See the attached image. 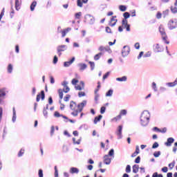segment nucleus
I'll list each match as a JSON object with an SVG mask.
<instances>
[{"label": "nucleus", "instance_id": "obj_1", "mask_svg": "<svg viewBox=\"0 0 177 177\" xmlns=\"http://www.w3.org/2000/svg\"><path fill=\"white\" fill-rule=\"evenodd\" d=\"M84 107H85V103L82 102L77 105V103L71 101L70 104V108L73 111L71 113V115H73V117H77L78 113H81V111L84 110Z\"/></svg>", "mask_w": 177, "mask_h": 177}, {"label": "nucleus", "instance_id": "obj_2", "mask_svg": "<svg viewBox=\"0 0 177 177\" xmlns=\"http://www.w3.org/2000/svg\"><path fill=\"white\" fill-rule=\"evenodd\" d=\"M76 78L72 80V85H75V89L76 91H84V89H85V83L84 81H80V77H78V75H76ZM78 82H80V84H77Z\"/></svg>", "mask_w": 177, "mask_h": 177}, {"label": "nucleus", "instance_id": "obj_3", "mask_svg": "<svg viewBox=\"0 0 177 177\" xmlns=\"http://www.w3.org/2000/svg\"><path fill=\"white\" fill-rule=\"evenodd\" d=\"M150 122V113L147 111H144L140 116V122L142 127H146Z\"/></svg>", "mask_w": 177, "mask_h": 177}, {"label": "nucleus", "instance_id": "obj_4", "mask_svg": "<svg viewBox=\"0 0 177 177\" xmlns=\"http://www.w3.org/2000/svg\"><path fill=\"white\" fill-rule=\"evenodd\" d=\"M159 31L162 35V39H163V41L165 42V44H169V41H168V36H167V33L165 32V29H164V27H162V26H160L159 27Z\"/></svg>", "mask_w": 177, "mask_h": 177}, {"label": "nucleus", "instance_id": "obj_5", "mask_svg": "<svg viewBox=\"0 0 177 177\" xmlns=\"http://www.w3.org/2000/svg\"><path fill=\"white\" fill-rule=\"evenodd\" d=\"M167 27L169 30H175V28H177V20L170 19L167 24Z\"/></svg>", "mask_w": 177, "mask_h": 177}, {"label": "nucleus", "instance_id": "obj_6", "mask_svg": "<svg viewBox=\"0 0 177 177\" xmlns=\"http://www.w3.org/2000/svg\"><path fill=\"white\" fill-rule=\"evenodd\" d=\"M127 110L125 109H122L120 111V114L116 116L115 118H114L113 119V121H115V122H117V121H120V120L121 119V118L122 117V115H127Z\"/></svg>", "mask_w": 177, "mask_h": 177}, {"label": "nucleus", "instance_id": "obj_7", "mask_svg": "<svg viewBox=\"0 0 177 177\" xmlns=\"http://www.w3.org/2000/svg\"><path fill=\"white\" fill-rule=\"evenodd\" d=\"M129 52H131V48L129 46H124L122 50V56H123V57H126V56L129 55Z\"/></svg>", "mask_w": 177, "mask_h": 177}, {"label": "nucleus", "instance_id": "obj_8", "mask_svg": "<svg viewBox=\"0 0 177 177\" xmlns=\"http://www.w3.org/2000/svg\"><path fill=\"white\" fill-rule=\"evenodd\" d=\"M67 49V46L66 45L59 46L57 48L58 56H62V52H64Z\"/></svg>", "mask_w": 177, "mask_h": 177}, {"label": "nucleus", "instance_id": "obj_9", "mask_svg": "<svg viewBox=\"0 0 177 177\" xmlns=\"http://www.w3.org/2000/svg\"><path fill=\"white\" fill-rule=\"evenodd\" d=\"M85 21L88 23L89 24H93L95 21V18L92 15H86L85 16Z\"/></svg>", "mask_w": 177, "mask_h": 177}, {"label": "nucleus", "instance_id": "obj_10", "mask_svg": "<svg viewBox=\"0 0 177 177\" xmlns=\"http://www.w3.org/2000/svg\"><path fill=\"white\" fill-rule=\"evenodd\" d=\"M5 96H6V92L5 91V88L0 89V104L3 103V99H5Z\"/></svg>", "mask_w": 177, "mask_h": 177}, {"label": "nucleus", "instance_id": "obj_11", "mask_svg": "<svg viewBox=\"0 0 177 177\" xmlns=\"http://www.w3.org/2000/svg\"><path fill=\"white\" fill-rule=\"evenodd\" d=\"M45 100V91H41L40 94H38L36 97V102H39V100Z\"/></svg>", "mask_w": 177, "mask_h": 177}, {"label": "nucleus", "instance_id": "obj_12", "mask_svg": "<svg viewBox=\"0 0 177 177\" xmlns=\"http://www.w3.org/2000/svg\"><path fill=\"white\" fill-rule=\"evenodd\" d=\"M122 26H124V28H126L127 31H131V26L128 24V20L123 19L122 21Z\"/></svg>", "mask_w": 177, "mask_h": 177}, {"label": "nucleus", "instance_id": "obj_13", "mask_svg": "<svg viewBox=\"0 0 177 177\" xmlns=\"http://www.w3.org/2000/svg\"><path fill=\"white\" fill-rule=\"evenodd\" d=\"M153 50L157 53L163 52L164 48L160 44H156L153 46Z\"/></svg>", "mask_w": 177, "mask_h": 177}, {"label": "nucleus", "instance_id": "obj_14", "mask_svg": "<svg viewBox=\"0 0 177 177\" xmlns=\"http://www.w3.org/2000/svg\"><path fill=\"white\" fill-rule=\"evenodd\" d=\"M117 16H113L111 19L110 23H109V26L111 27H114V26H115V24H117Z\"/></svg>", "mask_w": 177, "mask_h": 177}, {"label": "nucleus", "instance_id": "obj_15", "mask_svg": "<svg viewBox=\"0 0 177 177\" xmlns=\"http://www.w3.org/2000/svg\"><path fill=\"white\" fill-rule=\"evenodd\" d=\"M174 142H175V139H174V138H167V140L165 143V146H167V147H169L172 145V143H174Z\"/></svg>", "mask_w": 177, "mask_h": 177}, {"label": "nucleus", "instance_id": "obj_16", "mask_svg": "<svg viewBox=\"0 0 177 177\" xmlns=\"http://www.w3.org/2000/svg\"><path fill=\"white\" fill-rule=\"evenodd\" d=\"M104 162L106 165H109L110 162H111V158H110V156L109 155H105L104 156Z\"/></svg>", "mask_w": 177, "mask_h": 177}, {"label": "nucleus", "instance_id": "obj_17", "mask_svg": "<svg viewBox=\"0 0 177 177\" xmlns=\"http://www.w3.org/2000/svg\"><path fill=\"white\" fill-rule=\"evenodd\" d=\"M69 31H71V28H67L66 29H64L61 31L62 37H66V35L68 34Z\"/></svg>", "mask_w": 177, "mask_h": 177}, {"label": "nucleus", "instance_id": "obj_18", "mask_svg": "<svg viewBox=\"0 0 177 177\" xmlns=\"http://www.w3.org/2000/svg\"><path fill=\"white\" fill-rule=\"evenodd\" d=\"M74 60H75V58L73 57L70 61L65 62L64 63V67H70V66H71V64H73V63H74Z\"/></svg>", "mask_w": 177, "mask_h": 177}, {"label": "nucleus", "instance_id": "obj_19", "mask_svg": "<svg viewBox=\"0 0 177 177\" xmlns=\"http://www.w3.org/2000/svg\"><path fill=\"white\" fill-rule=\"evenodd\" d=\"M54 117H55L56 118H59V117H62V118H64L65 120L68 119V118H67V116L60 114V113H59V111H55L54 113Z\"/></svg>", "mask_w": 177, "mask_h": 177}, {"label": "nucleus", "instance_id": "obj_20", "mask_svg": "<svg viewBox=\"0 0 177 177\" xmlns=\"http://www.w3.org/2000/svg\"><path fill=\"white\" fill-rule=\"evenodd\" d=\"M21 6V0H15V9L19 10Z\"/></svg>", "mask_w": 177, "mask_h": 177}, {"label": "nucleus", "instance_id": "obj_21", "mask_svg": "<svg viewBox=\"0 0 177 177\" xmlns=\"http://www.w3.org/2000/svg\"><path fill=\"white\" fill-rule=\"evenodd\" d=\"M84 3H88V0H77V6L82 8Z\"/></svg>", "mask_w": 177, "mask_h": 177}, {"label": "nucleus", "instance_id": "obj_22", "mask_svg": "<svg viewBox=\"0 0 177 177\" xmlns=\"http://www.w3.org/2000/svg\"><path fill=\"white\" fill-rule=\"evenodd\" d=\"M102 118H103V115H102L96 116L94 118L93 123L96 124H97V122H100V120H102Z\"/></svg>", "mask_w": 177, "mask_h": 177}, {"label": "nucleus", "instance_id": "obj_23", "mask_svg": "<svg viewBox=\"0 0 177 177\" xmlns=\"http://www.w3.org/2000/svg\"><path fill=\"white\" fill-rule=\"evenodd\" d=\"M116 135H118V136H121L122 135V126H118Z\"/></svg>", "mask_w": 177, "mask_h": 177}, {"label": "nucleus", "instance_id": "obj_24", "mask_svg": "<svg viewBox=\"0 0 177 177\" xmlns=\"http://www.w3.org/2000/svg\"><path fill=\"white\" fill-rule=\"evenodd\" d=\"M88 67L86 64H79V70L80 71H84Z\"/></svg>", "mask_w": 177, "mask_h": 177}, {"label": "nucleus", "instance_id": "obj_25", "mask_svg": "<svg viewBox=\"0 0 177 177\" xmlns=\"http://www.w3.org/2000/svg\"><path fill=\"white\" fill-rule=\"evenodd\" d=\"M133 174H138V172H139V165H134L133 166Z\"/></svg>", "mask_w": 177, "mask_h": 177}, {"label": "nucleus", "instance_id": "obj_26", "mask_svg": "<svg viewBox=\"0 0 177 177\" xmlns=\"http://www.w3.org/2000/svg\"><path fill=\"white\" fill-rule=\"evenodd\" d=\"M70 172L71 174H78V172H80V170L78 169V168L72 167L70 169Z\"/></svg>", "mask_w": 177, "mask_h": 177}, {"label": "nucleus", "instance_id": "obj_27", "mask_svg": "<svg viewBox=\"0 0 177 177\" xmlns=\"http://www.w3.org/2000/svg\"><path fill=\"white\" fill-rule=\"evenodd\" d=\"M127 76H123L122 77H117L116 81H118L119 82H122L127 81Z\"/></svg>", "mask_w": 177, "mask_h": 177}, {"label": "nucleus", "instance_id": "obj_28", "mask_svg": "<svg viewBox=\"0 0 177 177\" xmlns=\"http://www.w3.org/2000/svg\"><path fill=\"white\" fill-rule=\"evenodd\" d=\"M7 71L9 74H11L12 71H13V65H12V64H8Z\"/></svg>", "mask_w": 177, "mask_h": 177}, {"label": "nucleus", "instance_id": "obj_29", "mask_svg": "<svg viewBox=\"0 0 177 177\" xmlns=\"http://www.w3.org/2000/svg\"><path fill=\"white\" fill-rule=\"evenodd\" d=\"M102 56H103V53H99L98 54H96L94 56V60H99V59H100V57H102Z\"/></svg>", "mask_w": 177, "mask_h": 177}, {"label": "nucleus", "instance_id": "obj_30", "mask_svg": "<svg viewBox=\"0 0 177 177\" xmlns=\"http://www.w3.org/2000/svg\"><path fill=\"white\" fill-rule=\"evenodd\" d=\"M35 6H37V1H33L30 5L31 12H34V10L35 9Z\"/></svg>", "mask_w": 177, "mask_h": 177}, {"label": "nucleus", "instance_id": "obj_31", "mask_svg": "<svg viewBox=\"0 0 177 177\" xmlns=\"http://www.w3.org/2000/svg\"><path fill=\"white\" fill-rule=\"evenodd\" d=\"M99 50L100 52H107V50H109V47L106 48L104 46H101L99 48Z\"/></svg>", "mask_w": 177, "mask_h": 177}, {"label": "nucleus", "instance_id": "obj_32", "mask_svg": "<svg viewBox=\"0 0 177 177\" xmlns=\"http://www.w3.org/2000/svg\"><path fill=\"white\" fill-rule=\"evenodd\" d=\"M63 89L62 88H59L58 89V94H59V99L62 100V99H63Z\"/></svg>", "mask_w": 177, "mask_h": 177}, {"label": "nucleus", "instance_id": "obj_33", "mask_svg": "<svg viewBox=\"0 0 177 177\" xmlns=\"http://www.w3.org/2000/svg\"><path fill=\"white\" fill-rule=\"evenodd\" d=\"M167 85L168 86H176L177 85V78L174 82L168 83Z\"/></svg>", "mask_w": 177, "mask_h": 177}, {"label": "nucleus", "instance_id": "obj_34", "mask_svg": "<svg viewBox=\"0 0 177 177\" xmlns=\"http://www.w3.org/2000/svg\"><path fill=\"white\" fill-rule=\"evenodd\" d=\"M81 16H82V12H77L75 15V19H81Z\"/></svg>", "mask_w": 177, "mask_h": 177}, {"label": "nucleus", "instance_id": "obj_35", "mask_svg": "<svg viewBox=\"0 0 177 177\" xmlns=\"http://www.w3.org/2000/svg\"><path fill=\"white\" fill-rule=\"evenodd\" d=\"M119 9L120 12H125L127 10V6H120Z\"/></svg>", "mask_w": 177, "mask_h": 177}, {"label": "nucleus", "instance_id": "obj_36", "mask_svg": "<svg viewBox=\"0 0 177 177\" xmlns=\"http://www.w3.org/2000/svg\"><path fill=\"white\" fill-rule=\"evenodd\" d=\"M63 92H64V93H68V92H70V88L68 87V86L64 87V88L62 89Z\"/></svg>", "mask_w": 177, "mask_h": 177}, {"label": "nucleus", "instance_id": "obj_37", "mask_svg": "<svg viewBox=\"0 0 177 177\" xmlns=\"http://www.w3.org/2000/svg\"><path fill=\"white\" fill-rule=\"evenodd\" d=\"M123 16L124 17V20H127V19H129V16H131V15L129 14V12H124L123 14Z\"/></svg>", "mask_w": 177, "mask_h": 177}, {"label": "nucleus", "instance_id": "obj_38", "mask_svg": "<svg viewBox=\"0 0 177 177\" xmlns=\"http://www.w3.org/2000/svg\"><path fill=\"white\" fill-rule=\"evenodd\" d=\"M175 167V160H174L171 163L169 164V169H173Z\"/></svg>", "mask_w": 177, "mask_h": 177}, {"label": "nucleus", "instance_id": "obj_39", "mask_svg": "<svg viewBox=\"0 0 177 177\" xmlns=\"http://www.w3.org/2000/svg\"><path fill=\"white\" fill-rule=\"evenodd\" d=\"M153 156L154 157L157 158V157H160V156H161V151H155L153 153Z\"/></svg>", "mask_w": 177, "mask_h": 177}, {"label": "nucleus", "instance_id": "obj_40", "mask_svg": "<svg viewBox=\"0 0 177 177\" xmlns=\"http://www.w3.org/2000/svg\"><path fill=\"white\" fill-rule=\"evenodd\" d=\"M109 75H110V72H107L103 75L102 80L104 81V80H106V78H109Z\"/></svg>", "mask_w": 177, "mask_h": 177}, {"label": "nucleus", "instance_id": "obj_41", "mask_svg": "<svg viewBox=\"0 0 177 177\" xmlns=\"http://www.w3.org/2000/svg\"><path fill=\"white\" fill-rule=\"evenodd\" d=\"M169 15V10H165L162 12V15L165 17L166 16H168Z\"/></svg>", "mask_w": 177, "mask_h": 177}, {"label": "nucleus", "instance_id": "obj_42", "mask_svg": "<svg viewBox=\"0 0 177 177\" xmlns=\"http://www.w3.org/2000/svg\"><path fill=\"white\" fill-rule=\"evenodd\" d=\"M73 142L74 145H80L81 143V140H77V141H75V138H73Z\"/></svg>", "mask_w": 177, "mask_h": 177}, {"label": "nucleus", "instance_id": "obj_43", "mask_svg": "<svg viewBox=\"0 0 177 177\" xmlns=\"http://www.w3.org/2000/svg\"><path fill=\"white\" fill-rule=\"evenodd\" d=\"M55 177H59V171H57V166L55 167Z\"/></svg>", "mask_w": 177, "mask_h": 177}, {"label": "nucleus", "instance_id": "obj_44", "mask_svg": "<svg viewBox=\"0 0 177 177\" xmlns=\"http://www.w3.org/2000/svg\"><path fill=\"white\" fill-rule=\"evenodd\" d=\"M39 177H44V171L42 169H39L38 173Z\"/></svg>", "mask_w": 177, "mask_h": 177}, {"label": "nucleus", "instance_id": "obj_45", "mask_svg": "<svg viewBox=\"0 0 177 177\" xmlns=\"http://www.w3.org/2000/svg\"><path fill=\"white\" fill-rule=\"evenodd\" d=\"M70 97H71V95H66L64 98V102H68L70 100Z\"/></svg>", "mask_w": 177, "mask_h": 177}, {"label": "nucleus", "instance_id": "obj_46", "mask_svg": "<svg viewBox=\"0 0 177 177\" xmlns=\"http://www.w3.org/2000/svg\"><path fill=\"white\" fill-rule=\"evenodd\" d=\"M3 16H5V8H3L1 10V12L0 14V20L1 19H2V17H3Z\"/></svg>", "mask_w": 177, "mask_h": 177}, {"label": "nucleus", "instance_id": "obj_47", "mask_svg": "<svg viewBox=\"0 0 177 177\" xmlns=\"http://www.w3.org/2000/svg\"><path fill=\"white\" fill-rule=\"evenodd\" d=\"M105 30H106V32H107L108 34H111V28H110V27L106 26L105 28Z\"/></svg>", "mask_w": 177, "mask_h": 177}, {"label": "nucleus", "instance_id": "obj_48", "mask_svg": "<svg viewBox=\"0 0 177 177\" xmlns=\"http://www.w3.org/2000/svg\"><path fill=\"white\" fill-rule=\"evenodd\" d=\"M126 172L127 174H129V172H131V165H128L127 167H126Z\"/></svg>", "mask_w": 177, "mask_h": 177}, {"label": "nucleus", "instance_id": "obj_49", "mask_svg": "<svg viewBox=\"0 0 177 177\" xmlns=\"http://www.w3.org/2000/svg\"><path fill=\"white\" fill-rule=\"evenodd\" d=\"M78 96H79V97H82L85 96V92H84V91L79 92Z\"/></svg>", "mask_w": 177, "mask_h": 177}, {"label": "nucleus", "instance_id": "obj_50", "mask_svg": "<svg viewBox=\"0 0 177 177\" xmlns=\"http://www.w3.org/2000/svg\"><path fill=\"white\" fill-rule=\"evenodd\" d=\"M54 134H55V126H52L51 130H50V135L51 136H53Z\"/></svg>", "mask_w": 177, "mask_h": 177}, {"label": "nucleus", "instance_id": "obj_51", "mask_svg": "<svg viewBox=\"0 0 177 177\" xmlns=\"http://www.w3.org/2000/svg\"><path fill=\"white\" fill-rule=\"evenodd\" d=\"M152 88L155 92H157V85L156 84V82L152 83Z\"/></svg>", "mask_w": 177, "mask_h": 177}, {"label": "nucleus", "instance_id": "obj_52", "mask_svg": "<svg viewBox=\"0 0 177 177\" xmlns=\"http://www.w3.org/2000/svg\"><path fill=\"white\" fill-rule=\"evenodd\" d=\"M113 95V90H109L108 92L106 93V96H111Z\"/></svg>", "mask_w": 177, "mask_h": 177}, {"label": "nucleus", "instance_id": "obj_53", "mask_svg": "<svg viewBox=\"0 0 177 177\" xmlns=\"http://www.w3.org/2000/svg\"><path fill=\"white\" fill-rule=\"evenodd\" d=\"M24 154V149H21L19 151V152L18 153V157H21V156H23Z\"/></svg>", "mask_w": 177, "mask_h": 177}, {"label": "nucleus", "instance_id": "obj_54", "mask_svg": "<svg viewBox=\"0 0 177 177\" xmlns=\"http://www.w3.org/2000/svg\"><path fill=\"white\" fill-rule=\"evenodd\" d=\"M105 112H106V108L104 106H102L100 109V113L104 114Z\"/></svg>", "mask_w": 177, "mask_h": 177}, {"label": "nucleus", "instance_id": "obj_55", "mask_svg": "<svg viewBox=\"0 0 177 177\" xmlns=\"http://www.w3.org/2000/svg\"><path fill=\"white\" fill-rule=\"evenodd\" d=\"M171 10L172 13H177V8L176 7H171Z\"/></svg>", "mask_w": 177, "mask_h": 177}, {"label": "nucleus", "instance_id": "obj_56", "mask_svg": "<svg viewBox=\"0 0 177 177\" xmlns=\"http://www.w3.org/2000/svg\"><path fill=\"white\" fill-rule=\"evenodd\" d=\"M88 64H90L91 67V70H93V68H95V62H88Z\"/></svg>", "mask_w": 177, "mask_h": 177}, {"label": "nucleus", "instance_id": "obj_57", "mask_svg": "<svg viewBox=\"0 0 177 177\" xmlns=\"http://www.w3.org/2000/svg\"><path fill=\"white\" fill-rule=\"evenodd\" d=\"M162 14L160 12H158L156 14V19H161Z\"/></svg>", "mask_w": 177, "mask_h": 177}, {"label": "nucleus", "instance_id": "obj_58", "mask_svg": "<svg viewBox=\"0 0 177 177\" xmlns=\"http://www.w3.org/2000/svg\"><path fill=\"white\" fill-rule=\"evenodd\" d=\"M57 62H58V58H57V56L55 55L53 58V64H56V63H57Z\"/></svg>", "mask_w": 177, "mask_h": 177}, {"label": "nucleus", "instance_id": "obj_59", "mask_svg": "<svg viewBox=\"0 0 177 177\" xmlns=\"http://www.w3.org/2000/svg\"><path fill=\"white\" fill-rule=\"evenodd\" d=\"M158 147V142H156L152 145V149H157Z\"/></svg>", "mask_w": 177, "mask_h": 177}, {"label": "nucleus", "instance_id": "obj_60", "mask_svg": "<svg viewBox=\"0 0 177 177\" xmlns=\"http://www.w3.org/2000/svg\"><path fill=\"white\" fill-rule=\"evenodd\" d=\"M136 164H139L140 162V156H138L135 160Z\"/></svg>", "mask_w": 177, "mask_h": 177}, {"label": "nucleus", "instance_id": "obj_61", "mask_svg": "<svg viewBox=\"0 0 177 177\" xmlns=\"http://www.w3.org/2000/svg\"><path fill=\"white\" fill-rule=\"evenodd\" d=\"M159 132H161V133H165L167 132V127H164L163 129H160Z\"/></svg>", "mask_w": 177, "mask_h": 177}, {"label": "nucleus", "instance_id": "obj_62", "mask_svg": "<svg viewBox=\"0 0 177 177\" xmlns=\"http://www.w3.org/2000/svg\"><path fill=\"white\" fill-rule=\"evenodd\" d=\"M108 156H114V149H111L109 152Z\"/></svg>", "mask_w": 177, "mask_h": 177}, {"label": "nucleus", "instance_id": "obj_63", "mask_svg": "<svg viewBox=\"0 0 177 177\" xmlns=\"http://www.w3.org/2000/svg\"><path fill=\"white\" fill-rule=\"evenodd\" d=\"M136 49H139L140 48V44L139 43H136L134 45Z\"/></svg>", "mask_w": 177, "mask_h": 177}, {"label": "nucleus", "instance_id": "obj_64", "mask_svg": "<svg viewBox=\"0 0 177 177\" xmlns=\"http://www.w3.org/2000/svg\"><path fill=\"white\" fill-rule=\"evenodd\" d=\"M162 171L165 173H167L168 172V167H164L162 169Z\"/></svg>", "mask_w": 177, "mask_h": 177}]
</instances>
